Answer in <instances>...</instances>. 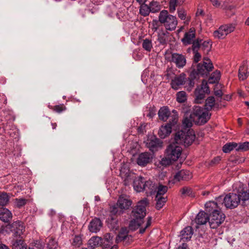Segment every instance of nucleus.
<instances>
[{
	"instance_id": "c85d7f7f",
	"label": "nucleus",
	"mask_w": 249,
	"mask_h": 249,
	"mask_svg": "<svg viewBox=\"0 0 249 249\" xmlns=\"http://www.w3.org/2000/svg\"><path fill=\"white\" fill-rule=\"evenodd\" d=\"M143 191H145L146 193L152 194L153 191L157 189L155 184L150 180L144 181Z\"/></svg>"
},
{
	"instance_id": "a19ab883",
	"label": "nucleus",
	"mask_w": 249,
	"mask_h": 249,
	"mask_svg": "<svg viewBox=\"0 0 249 249\" xmlns=\"http://www.w3.org/2000/svg\"><path fill=\"white\" fill-rule=\"evenodd\" d=\"M155 199L157 201L156 207L158 210L161 209L167 201V197L164 196H156Z\"/></svg>"
},
{
	"instance_id": "2eb2a0df",
	"label": "nucleus",
	"mask_w": 249,
	"mask_h": 249,
	"mask_svg": "<svg viewBox=\"0 0 249 249\" xmlns=\"http://www.w3.org/2000/svg\"><path fill=\"white\" fill-rule=\"evenodd\" d=\"M172 61L176 64V66L178 68H183L186 63L185 57L181 54L177 53H174L172 54Z\"/></svg>"
},
{
	"instance_id": "f704fd0d",
	"label": "nucleus",
	"mask_w": 249,
	"mask_h": 249,
	"mask_svg": "<svg viewBox=\"0 0 249 249\" xmlns=\"http://www.w3.org/2000/svg\"><path fill=\"white\" fill-rule=\"evenodd\" d=\"M196 124V120L193 117H191V114L188 116L186 115L182 120V124L184 127H190L192 126V122Z\"/></svg>"
},
{
	"instance_id": "58836bf2",
	"label": "nucleus",
	"mask_w": 249,
	"mask_h": 249,
	"mask_svg": "<svg viewBox=\"0 0 249 249\" xmlns=\"http://www.w3.org/2000/svg\"><path fill=\"white\" fill-rule=\"evenodd\" d=\"M142 47L144 50L150 52L153 48L151 40L147 38L143 39L142 42Z\"/></svg>"
},
{
	"instance_id": "bf43d9fd",
	"label": "nucleus",
	"mask_w": 249,
	"mask_h": 249,
	"mask_svg": "<svg viewBox=\"0 0 249 249\" xmlns=\"http://www.w3.org/2000/svg\"><path fill=\"white\" fill-rule=\"evenodd\" d=\"M172 161H173V160L170 158H168V156L166 154V157L161 159L160 163L162 165L167 166L170 164L172 162Z\"/></svg>"
},
{
	"instance_id": "13d9d810",
	"label": "nucleus",
	"mask_w": 249,
	"mask_h": 249,
	"mask_svg": "<svg viewBox=\"0 0 249 249\" xmlns=\"http://www.w3.org/2000/svg\"><path fill=\"white\" fill-rule=\"evenodd\" d=\"M52 109L53 111L60 113L62 112V111L66 110V107L64 106V104H60L59 105H56V106H54L52 108Z\"/></svg>"
},
{
	"instance_id": "79ce46f5",
	"label": "nucleus",
	"mask_w": 249,
	"mask_h": 249,
	"mask_svg": "<svg viewBox=\"0 0 249 249\" xmlns=\"http://www.w3.org/2000/svg\"><path fill=\"white\" fill-rule=\"evenodd\" d=\"M149 6L152 13H157L160 10V5L157 1H151Z\"/></svg>"
},
{
	"instance_id": "6ab92c4d",
	"label": "nucleus",
	"mask_w": 249,
	"mask_h": 249,
	"mask_svg": "<svg viewBox=\"0 0 249 249\" xmlns=\"http://www.w3.org/2000/svg\"><path fill=\"white\" fill-rule=\"evenodd\" d=\"M102 226V223L99 218H95L92 220L89 226V229L92 232L99 231Z\"/></svg>"
},
{
	"instance_id": "9b49d317",
	"label": "nucleus",
	"mask_w": 249,
	"mask_h": 249,
	"mask_svg": "<svg viewBox=\"0 0 249 249\" xmlns=\"http://www.w3.org/2000/svg\"><path fill=\"white\" fill-rule=\"evenodd\" d=\"M124 211L120 209L118 206L114 205L110 207V219H108L109 223L110 225L113 224L111 226L113 229H117L119 227L118 221L116 218L113 217V216H117L123 213Z\"/></svg>"
},
{
	"instance_id": "473e14b6",
	"label": "nucleus",
	"mask_w": 249,
	"mask_h": 249,
	"mask_svg": "<svg viewBox=\"0 0 249 249\" xmlns=\"http://www.w3.org/2000/svg\"><path fill=\"white\" fill-rule=\"evenodd\" d=\"M12 249H27V245L22 239L13 241Z\"/></svg>"
},
{
	"instance_id": "338daca9",
	"label": "nucleus",
	"mask_w": 249,
	"mask_h": 249,
	"mask_svg": "<svg viewBox=\"0 0 249 249\" xmlns=\"http://www.w3.org/2000/svg\"><path fill=\"white\" fill-rule=\"evenodd\" d=\"M104 239L106 241L110 242V241L112 239V237L111 236L110 233H107L104 235Z\"/></svg>"
},
{
	"instance_id": "3c124183",
	"label": "nucleus",
	"mask_w": 249,
	"mask_h": 249,
	"mask_svg": "<svg viewBox=\"0 0 249 249\" xmlns=\"http://www.w3.org/2000/svg\"><path fill=\"white\" fill-rule=\"evenodd\" d=\"M82 244V238L80 235H75L72 239L71 245L74 247H79Z\"/></svg>"
},
{
	"instance_id": "412c9836",
	"label": "nucleus",
	"mask_w": 249,
	"mask_h": 249,
	"mask_svg": "<svg viewBox=\"0 0 249 249\" xmlns=\"http://www.w3.org/2000/svg\"><path fill=\"white\" fill-rule=\"evenodd\" d=\"M210 216L203 211L200 212L197 215L195 221L198 225L205 224L208 221L209 222Z\"/></svg>"
},
{
	"instance_id": "052dcab7",
	"label": "nucleus",
	"mask_w": 249,
	"mask_h": 249,
	"mask_svg": "<svg viewBox=\"0 0 249 249\" xmlns=\"http://www.w3.org/2000/svg\"><path fill=\"white\" fill-rule=\"evenodd\" d=\"M178 17L182 20L186 18V12L182 9H178Z\"/></svg>"
},
{
	"instance_id": "aec40b11",
	"label": "nucleus",
	"mask_w": 249,
	"mask_h": 249,
	"mask_svg": "<svg viewBox=\"0 0 249 249\" xmlns=\"http://www.w3.org/2000/svg\"><path fill=\"white\" fill-rule=\"evenodd\" d=\"M144 179L142 177L139 176L134 179L133 187L135 190L140 192L143 191Z\"/></svg>"
},
{
	"instance_id": "393cba45",
	"label": "nucleus",
	"mask_w": 249,
	"mask_h": 249,
	"mask_svg": "<svg viewBox=\"0 0 249 249\" xmlns=\"http://www.w3.org/2000/svg\"><path fill=\"white\" fill-rule=\"evenodd\" d=\"M193 234L192 228L190 226L186 227L180 232L181 238L184 241H188L191 238Z\"/></svg>"
},
{
	"instance_id": "0eeeda50",
	"label": "nucleus",
	"mask_w": 249,
	"mask_h": 249,
	"mask_svg": "<svg viewBox=\"0 0 249 249\" xmlns=\"http://www.w3.org/2000/svg\"><path fill=\"white\" fill-rule=\"evenodd\" d=\"M225 214L219 210H215L210 214L209 224L211 228L216 229L224 221Z\"/></svg>"
},
{
	"instance_id": "e2e57ef3",
	"label": "nucleus",
	"mask_w": 249,
	"mask_h": 249,
	"mask_svg": "<svg viewBox=\"0 0 249 249\" xmlns=\"http://www.w3.org/2000/svg\"><path fill=\"white\" fill-rule=\"evenodd\" d=\"M146 124L145 123H143L141 124L138 128V132L140 134H143L145 132V127Z\"/></svg>"
},
{
	"instance_id": "c756f323",
	"label": "nucleus",
	"mask_w": 249,
	"mask_h": 249,
	"mask_svg": "<svg viewBox=\"0 0 249 249\" xmlns=\"http://www.w3.org/2000/svg\"><path fill=\"white\" fill-rule=\"evenodd\" d=\"M169 36V33L168 32L162 31L158 34V41L160 44L165 45L168 41Z\"/></svg>"
},
{
	"instance_id": "9d476101",
	"label": "nucleus",
	"mask_w": 249,
	"mask_h": 249,
	"mask_svg": "<svg viewBox=\"0 0 249 249\" xmlns=\"http://www.w3.org/2000/svg\"><path fill=\"white\" fill-rule=\"evenodd\" d=\"M6 230L13 232L16 237H19L25 231V227L22 222L17 221L7 225L6 226Z\"/></svg>"
},
{
	"instance_id": "0e129e2a",
	"label": "nucleus",
	"mask_w": 249,
	"mask_h": 249,
	"mask_svg": "<svg viewBox=\"0 0 249 249\" xmlns=\"http://www.w3.org/2000/svg\"><path fill=\"white\" fill-rule=\"evenodd\" d=\"M151 217H149L148 219L146 222L145 226L144 228L142 227L140 228V233H143L144 232L146 228H147L151 225Z\"/></svg>"
},
{
	"instance_id": "c03bdc74",
	"label": "nucleus",
	"mask_w": 249,
	"mask_h": 249,
	"mask_svg": "<svg viewBox=\"0 0 249 249\" xmlns=\"http://www.w3.org/2000/svg\"><path fill=\"white\" fill-rule=\"evenodd\" d=\"M47 245L48 249H56L58 247L57 241L53 237H50L48 239Z\"/></svg>"
},
{
	"instance_id": "a878e982",
	"label": "nucleus",
	"mask_w": 249,
	"mask_h": 249,
	"mask_svg": "<svg viewBox=\"0 0 249 249\" xmlns=\"http://www.w3.org/2000/svg\"><path fill=\"white\" fill-rule=\"evenodd\" d=\"M102 238L98 236L91 237L88 241V245L89 249H94L102 244Z\"/></svg>"
},
{
	"instance_id": "f257e3e1",
	"label": "nucleus",
	"mask_w": 249,
	"mask_h": 249,
	"mask_svg": "<svg viewBox=\"0 0 249 249\" xmlns=\"http://www.w3.org/2000/svg\"><path fill=\"white\" fill-rule=\"evenodd\" d=\"M217 201L221 205H224L226 208L230 209L237 207L240 202L242 205H246L249 203V191L243 188L239 191L237 194L230 193L224 198L220 196L217 198Z\"/></svg>"
},
{
	"instance_id": "864d4df0",
	"label": "nucleus",
	"mask_w": 249,
	"mask_h": 249,
	"mask_svg": "<svg viewBox=\"0 0 249 249\" xmlns=\"http://www.w3.org/2000/svg\"><path fill=\"white\" fill-rule=\"evenodd\" d=\"M180 192L183 196H190L192 195V190L191 188L184 187L180 190Z\"/></svg>"
},
{
	"instance_id": "72a5a7b5",
	"label": "nucleus",
	"mask_w": 249,
	"mask_h": 249,
	"mask_svg": "<svg viewBox=\"0 0 249 249\" xmlns=\"http://www.w3.org/2000/svg\"><path fill=\"white\" fill-rule=\"evenodd\" d=\"M248 69L245 66H241L238 71V77L240 80H245L248 76Z\"/></svg>"
},
{
	"instance_id": "49530a36",
	"label": "nucleus",
	"mask_w": 249,
	"mask_h": 249,
	"mask_svg": "<svg viewBox=\"0 0 249 249\" xmlns=\"http://www.w3.org/2000/svg\"><path fill=\"white\" fill-rule=\"evenodd\" d=\"M187 100L186 93L184 91L178 92L177 93V101L180 103L185 102Z\"/></svg>"
},
{
	"instance_id": "c9c22d12",
	"label": "nucleus",
	"mask_w": 249,
	"mask_h": 249,
	"mask_svg": "<svg viewBox=\"0 0 249 249\" xmlns=\"http://www.w3.org/2000/svg\"><path fill=\"white\" fill-rule=\"evenodd\" d=\"M220 72L219 71H215L212 73L210 77L208 82L209 83L213 84L218 82L220 78Z\"/></svg>"
},
{
	"instance_id": "20e7f679",
	"label": "nucleus",
	"mask_w": 249,
	"mask_h": 249,
	"mask_svg": "<svg viewBox=\"0 0 249 249\" xmlns=\"http://www.w3.org/2000/svg\"><path fill=\"white\" fill-rule=\"evenodd\" d=\"M159 21L163 25L166 30H175L178 24V20L175 16L170 15L168 11L163 10L159 15Z\"/></svg>"
},
{
	"instance_id": "09e8293b",
	"label": "nucleus",
	"mask_w": 249,
	"mask_h": 249,
	"mask_svg": "<svg viewBox=\"0 0 249 249\" xmlns=\"http://www.w3.org/2000/svg\"><path fill=\"white\" fill-rule=\"evenodd\" d=\"M213 35V36L217 39H222L226 36V33H224L221 27H220L217 30L215 31Z\"/></svg>"
},
{
	"instance_id": "bb28decb",
	"label": "nucleus",
	"mask_w": 249,
	"mask_h": 249,
	"mask_svg": "<svg viewBox=\"0 0 249 249\" xmlns=\"http://www.w3.org/2000/svg\"><path fill=\"white\" fill-rule=\"evenodd\" d=\"M171 112L167 107H161L158 112L159 119L163 121H166Z\"/></svg>"
},
{
	"instance_id": "cd10ccee",
	"label": "nucleus",
	"mask_w": 249,
	"mask_h": 249,
	"mask_svg": "<svg viewBox=\"0 0 249 249\" xmlns=\"http://www.w3.org/2000/svg\"><path fill=\"white\" fill-rule=\"evenodd\" d=\"M12 217L11 213L7 209L3 208L0 210V220L1 221L8 222L11 219Z\"/></svg>"
},
{
	"instance_id": "4c0bfd02",
	"label": "nucleus",
	"mask_w": 249,
	"mask_h": 249,
	"mask_svg": "<svg viewBox=\"0 0 249 249\" xmlns=\"http://www.w3.org/2000/svg\"><path fill=\"white\" fill-rule=\"evenodd\" d=\"M43 244L38 240L32 241L29 245L28 249H43Z\"/></svg>"
},
{
	"instance_id": "37998d69",
	"label": "nucleus",
	"mask_w": 249,
	"mask_h": 249,
	"mask_svg": "<svg viewBox=\"0 0 249 249\" xmlns=\"http://www.w3.org/2000/svg\"><path fill=\"white\" fill-rule=\"evenodd\" d=\"M158 189L156 196H163L167 192L168 187L166 186L160 184L158 187H157Z\"/></svg>"
},
{
	"instance_id": "ddd939ff",
	"label": "nucleus",
	"mask_w": 249,
	"mask_h": 249,
	"mask_svg": "<svg viewBox=\"0 0 249 249\" xmlns=\"http://www.w3.org/2000/svg\"><path fill=\"white\" fill-rule=\"evenodd\" d=\"M132 201L129 199V197L125 195H121L117 201V205L119 208L123 211V210H127L132 205Z\"/></svg>"
},
{
	"instance_id": "1a4fd4ad",
	"label": "nucleus",
	"mask_w": 249,
	"mask_h": 249,
	"mask_svg": "<svg viewBox=\"0 0 249 249\" xmlns=\"http://www.w3.org/2000/svg\"><path fill=\"white\" fill-rule=\"evenodd\" d=\"M177 144L176 142L171 143L166 150V154L168 156V158L171 159L173 161L177 160L181 153L182 148Z\"/></svg>"
},
{
	"instance_id": "e433bc0d",
	"label": "nucleus",
	"mask_w": 249,
	"mask_h": 249,
	"mask_svg": "<svg viewBox=\"0 0 249 249\" xmlns=\"http://www.w3.org/2000/svg\"><path fill=\"white\" fill-rule=\"evenodd\" d=\"M237 147V143L236 142H229L225 144L223 146V151L224 153H229L231 150L235 149L236 150V148Z\"/></svg>"
},
{
	"instance_id": "5fc2aeb1",
	"label": "nucleus",
	"mask_w": 249,
	"mask_h": 249,
	"mask_svg": "<svg viewBox=\"0 0 249 249\" xmlns=\"http://www.w3.org/2000/svg\"><path fill=\"white\" fill-rule=\"evenodd\" d=\"M211 44L209 41H205L201 45L200 48L204 51L207 52L210 51L211 49Z\"/></svg>"
},
{
	"instance_id": "680f3d73",
	"label": "nucleus",
	"mask_w": 249,
	"mask_h": 249,
	"mask_svg": "<svg viewBox=\"0 0 249 249\" xmlns=\"http://www.w3.org/2000/svg\"><path fill=\"white\" fill-rule=\"evenodd\" d=\"M192 49L194 52H197L198 49L200 48V45L198 40L193 41Z\"/></svg>"
},
{
	"instance_id": "5701e85b",
	"label": "nucleus",
	"mask_w": 249,
	"mask_h": 249,
	"mask_svg": "<svg viewBox=\"0 0 249 249\" xmlns=\"http://www.w3.org/2000/svg\"><path fill=\"white\" fill-rule=\"evenodd\" d=\"M172 131V127L170 124H166L161 126L158 131V135L161 139H164L168 136Z\"/></svg>"
},
{
	"instance_id": "a18cd8bd",
	"label": "nucleus",
	"mask_w": 249,
	"mask_h": 249,
	"mask_svg": "<svg viewBox=\"0 0 249 249\" xmlns=\"http://www.w3.org/2000/svg\"><path fill=\"white\" fill-rule=\"evenodd\" d=\"M9 197L6 193L0 194V206H5L9 202Z\"/></svg>"
},
{
	"instance_id": "ea45409f",
	"label": "nucleus",
	"mask_w": 249,
	"mask_h": 249,
	"mask_svg": "<svg viewBox=\"0 0 249 249\" xmlns=\"http://www.w3.org/2000/svg\"><path fill=\"white\" fill-rule=\"evenodd\" d=\"M150 11L149 6L144 4H141L140 7V13L141 15L146 17L149 15Z\"/></svg>"
},
{
	"instance_id": "774afa93",
	"label": "nucleus",
	"mask_w": 249,
	"mask_h": 249,
	"mask_svg": "<svg viewBox=\"0 0 249 249\" xmlns=\"http://www.w3.org/2000/svg\"><path fill=\"white\" fill-rule=\"evenodd\" d=\"M212 4L216 7H219L221 3L218 0H210Z\"/></svg>"
},
{
	"instance_id": "f8f14e48",
	"label": "nucleus",
	"mask_w": 249,
	"mask_h": 249,
	"mask_svg": "<svg viewBox=\"0 0 249 249\" xmlns=\"http://www.w3.org/2000/svg\"><path fill=\"white\" fill-rule=\"evenodd\" d=\"M152 157L148 152H143L140 154L137 159V164L141 166H145L152 161Z\"/></svg>"
},
{
	"instance_id": "a211bd4d",
	"label": "nucleus",
	"mask_w": 249,
	"mask_h": 249,
	"mask_svg": "<svg viewBox=\"0 0 249 249\" xmlns=\"http://www.w3.org/2000/svg\"><path fill=\"white\" fill-rule=\"evenodd\" d=\"M196 36L195 30L194 28H191L189 32L185 33L181 41L185 45L192 43Z\"/></svg>"
},
{
	"instance_id": "2f4dec72",
	"label": "nucleus",
	"mask_w": 249,
	"mask_h": 249,
	"mask_svg": "<svg viewBox=\"0 0 249 249\" xmlns=\"http://www.w3.org/2000/svg\"><path fill=\"white\" fill-rule=\"evenodd\" d=\"M169 123L167 124H170V126L175 125L178 121V114L177 111L174 109L171 112L168 119Z\"/></svg>"
},
{
	"instance_id": "7ed1b4c3",
	"label": "nucleus",
	"mask_w": 249,
	"mask_h": 249,
	"mask_svg": "<svg viewBox=\"0 0 249 249\" xmlns=\"http://www.w3.org/2000/svg\"><path fill=\"white\" fill-rule=\"evenodd\" d=\"M213 68L210 59L208 57H204L203 64L198 63L196 69H194L190 73V76L192 78H198L199 75L207 76Z\"/></svg>"
},
{
	"instance_id": "6e6552de",
	"label": "nucleus",
	"mask_w": 249,
	"mask_h": 249,
	"mask_svg": "<svg viewBox=\"0 0 249 249\" xmlns=\"http://www.w3.org/2000/svg\"><path fill=\"white\" fill-rule=\"evenodd\" d=\"M146 147L152 152H155L162 148V142L155 136H150L145 142Z\"/></svg>"
},
{
	"instance_id": "8fccbe9b",
	"label": "nucleus",
	"mask_w": 249,
	"mask_h": 249,
	"mask_svg": "<svg viewBox=\"0 0 249 249\" xmlns=\"http://www.w3.org/2000/svg\"><path fill=\"white\" fill-rule=\"evenodd\" d=\"M222 29L223 30L226 35L232 32L235 29V25L233 24H227L224 25L220 26Z\"/></svg>"
},
{
	"instance_id": "f3484780",
	"label": "nucleus",
	"mask_w": 249,
	"mask_h": 249,
	"mask_svg": "<svg viewBox=\"0 0 249 249\" xmlns=\"http://www.w3.org/2000/svg\"><path fill=\"white\" fill-rule=\"evenodd\" d=\"M192 177V175L189 171L181 170L176 174L174 176V179L178 181L188 180L191 179Z\"/></svg>"
},
{
	"instance_id": "7c9ffc66",
	"label": "nucleus",
	"mask_w": 249,
	"mask_h": 249,
	"mask_svg": "<svg viewBox=\"0 0 249 249\" xmlns=\"http://www.w3.org/2000/svg\"><path fill=\"white\" fill-rule=\"evenodd\" d=\"M205 94L204 91L199 90V88L196 89L195 95L196 96L195 101L197 104H201L205 98Z\"/></svg>"
},
{
	"instance_id": "dca6fc26",
	"label": "nucleus",
	"mask_w": 249,
	"mask_h": 249,
	"mask_svg": "<svg viewBox=\"0 0 249 249\" xmlns=\"http://www.w3.org/2000/svg\"><path fill=\"white\" fill-rule=\"evenodd\" d=\"M185 79V74L183 73L176 76L171 82L172 88L175 90L178 89L180 86L184 84Z\"/></svg>"
},
{
	"instance_id": "4468645a",
	"label": "nucleus",
	"mask_w": 249,
	"mask_h": 249,
	"mask_svg": "<svg viewBox=\"0 0 249 249\" xmlns=\"http://www.w3.org/2000/svg\"><path fill=\"white\" fill-rule=\"evenodd\" d=\"M128 231L126 228H122L120 231L116 238V242L118 243L123 242L124 244H127L131 237L128 235Z\"/></svg>"
},
{
	"instance_id": "423d86ee",
	"label": "nucleus",
	"mask_w": 249,
	"mask_h": 249,
	"mask_svg": "<svg viewBox=\"0 0 249 249\" xmlns=\"http://www.w3.org/2000/svg\"><path fill=\"white\" fill-rule=\"evenodd\" d=\"M211 114L209 112L203 108L195 106L193 107L192 113L191 114V117H193L196 120V124H203L206 123L210 118Z\"/></svg>"
},
{
	"instance_id": "6e6d98bb",
	"label": "nucleus",
	"mask_w": 249,
	"mask_h": 249,
	"mask_svg": "<svg viewBox=\"0 0 249 249\" xmlns=\"http://www.w3.org/2000/svg\"><path fill=\"white\" fill-rule=\"evenodd\" d=\"M27 202V200L24 198H16L15 203L18 208H21L24 206Z\"/></svg>"
},
{
	"instance_id": "69168bd1",
	"label": "nucleus",
	"mask_w": 249,
	"mask_h": 249,
	"mask_svg": "<svg viewBox=\"0 0 249 249\" xmlns=\"http://www.w3.org/2000/svg\"><path fill=\"white\" fill-rule=\"evenodd\" d=\"M194 53V61L196 63H197L200 60L201 55L198 52H195Z\"/></svg>"
},
{
	"instance_id": "de8ad7c7",
	"label": "nucleus",
	"mask_w": 249,
	"mask_h": 249,
	"mask_svg": "<svg viewBox=\"0 0 249 249\" xmlns=\"http://www.w3.org/2000/svg\"><path fill=\"white\" fill-rule=\"evenodd\" d=\"M180 0H170L169 3V10L170 13H174L178 5H179Z\"/></svg>"
},
{
	"instance_id": "f03ea898",
	"label": "nucleus",
	"mask_w": 249,
	"mask_h": 249,
	"mask_svg": "<svg viewBox=\"0 0 249 249\" xmlns=\"http://www.w3.org/2000/svg\"><path fill=\"white\" fill-rule=\"evenodd\" d=\"M148 204V201L145 198L139 201L136 207L131 212L129 227L131 230L135 231L137 229L142 223L143 219L146 215V207Z\"/></svg>"
},
{
	"instance_id": "4d7b16f0",
	"label": "nucleus",
	"mask_w": 249,
	"mask_h": 249,
	"mask_svg": "<svg viewBox=\"0 0 249 249\" xmlns=\"http://www.w3.org/2000/svg\"><path fill=\"white\" fill-rule=\"evenodd\" d=\"M199 89L204 91V92L207 94H209L210 92L209 88L208 86V83L205 80H203L202 81L201 88H199Z\"/></svg>"
},
{
	"instance_id": "39448f33",
	"label": "nucleus",
	"mask_w": 249,
	"mask_h": 249,
	"mask_svg": "<svg viewBox=\"0 0 249 249\" xmlns=\"http://www.w3.org/2000/svg\"><path fill=\"white\" fill-rule=\"evenodd\" d=\"M196 138L195 132L189 129L187 132L178 131L175 137V141L177 143L183 144L185 146L190 145Z\"/></svg>"
},
{
	"instance_id": "603ef678",
	"label": "nucleus",
	"mask_w": 249,
	"mask_h": 249,
	"mask_svg": "<svg viewBox=\"0 0 249 249\" xmlns=\"http://www.w3.org/2000/svg\"><path fill=\"white\" fill-rule=\"evenodd\" d=\"M249 149V142H246L243 143H237L236 151H247Z\"/></svg>"
},
{
	"instance_id": "b1692460",
	"label": "nucleus",
	"mask_w": 249,
	"mask_h": 249,
	"mask_svg": "<svg viewBox=\"0 0 249 249\" xmlns=\"http://www.w3.org/2000/svg\"><path fill=\"white\" fill-rule=\"evenodd\" d=\"M205 109L208 111L211 110L213 107L219 108V105L215 103L214 97L210 96L205 101Z\"/></svg>"
},
{
	"instance_id": "4be33fe9",
	"label": "nucleus",
	"mask_w": 249,
	"mask_h": 249,
	"mask_svg": "<svg viewBox=\"0 0 249 249\" xmlns=\"http://www.w3.org/2000/svg\"><path fill=\"white\" fill-rule=\"evenodd\" d=\"M206 211L209 213H213L215 210H219L221 209V204L216 199V201H210L205 204Z\"/></svg>"
}]
</instances>
